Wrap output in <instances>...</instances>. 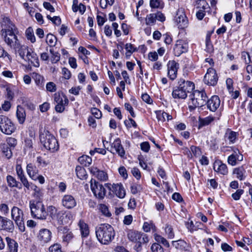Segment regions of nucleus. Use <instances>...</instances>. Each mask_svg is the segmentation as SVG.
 Returning <instances> with one entry per match:
<instances>
[{"instance_id":"1","label":"nucleus","mask_w":252,"mask_h":252,"mask_svg":"<svg viewBox=\"0 0 252 252\" xmlns=\"http://www.w3.org/2000/svg\"><path fill=\"white\" fill-rule=\"evenodd\" d=\"M1 27L0 35L5 44L13 50L21 47V42L17 36V28L9 18H3Z\"/></svg>"},{"instance_id":"2","label":"nucleus","mask_w":252,"mask_h":252,"mask_svg":"<svg viewBox=\"0 0 252 252\" xmlns=\"http://www.w3.org/2000/svg\"><path fill=\"white\" fill-rule=\"evenodd\" d=\"M95 235L97 240L101 244L108 245L114 239L115 233L110 225L104 223L95 227Z\"/></svg>"},{"instance_id":"3","label":"nucleus","mask_w":252,"mask_h":252,"mask_svg":"<svg viewBox=\"0 0 252 252\" xmlns=\"http://www.w3.org/2000/svg\"><path fill=\"white\" fill-rule=\"evenodd\" d=\"M39 138L44 147L51 152L54 153L59 149V145L56 138L48 130L44 129L40 131Z\"/></svg>"},{"instance_id":"4","label":"nucleus","mask_w":252,"mask_h":252,"mask_svg":"<svg viewBox=\"0 0 252 252\" xmlns=\"http://www.w3.org/2000/svg\"><path fill=\"white\" fill-rule=\"evenodd\" d=\"M189 100L188 102L189 109L192 111L197 107L204 106L206 104L207 96L205 92L194 90L189 95Z\"/></svg>"},{"instance_id":"5","label":"nucleus","mask_w":252,"mask_h":252,"mask_svg":"<svg viewBox=\"0 0 252 252\" xmlns=\"http://www.w3.org/2000/svg\"><path fill=\"white\" fill-rule=\"evenodd\" d=\"M30 208L32 217L40 220H45L48 216L43 203L40 201L32 200L30 201Z\"/></svg>"},{"instance_id":"6","label":"nucleus","mask_w":252,"mask_h":252,"mask_svg":"<svg viewBox=\"0 0 252 252\" xmlns=\"http://www.w3.org/2000/svg\"><path fill=\"white\" fill-rule=\"evenodd\" d=\"M11 214L12 219L15 221L20 231L24 232L25 226L23 211L18 207L14 206L11 209Z\"/></svg>"},{"instance_id":"7","label":"nucleus","mask_w":252,"mask_h":252,"mask_svg":"<svg viewBox=\"0 0 252 252\" xmlns=\"http://www.w3.org/2000/svg\"><path fill=\"white\" fill-rule=\"evenodd\" d=\"M15 129L14 125L6 116H0V130L6 134H11Z\"/></svg>"},{"instance_id":"8","label":"nucleus","mask_w":252,"mask_h":252,"mask_svg":"<svg viewBox=\"0 0 252 252\" xmlns=\"http://www.w3.org/2000/svg\"><path fill=\"white\" fill-rule=\"evenodd\" d=\"M54 101L57 103L55 110L57 112L62 113L64 111L65 106L68 104L67 97L63 93H57L54 95Z\"/></svg>"},{"instance_id":"9","label":"nucleus","mask_w":252,"mask_h":252,"mask_svg":"<svg viewBox=\"0 0 252 252\" xmlns=\"http://www.w3.org/2000/svg\"><path fill=\"white\" fill-rule=\"evenodd\" d=\"M174 20L179 28L183 29L188 27V20L184 8H179L177 10Z\"/></svg>"},{"instance_id":"10","label":"nucleus","mask_w":252,"mask_h":252,"mask_svg":"<svg viewBox=\"0 0 252 252\" xmlns=\"http://www.w3.org/2000/svg\"><path fill=\"white\" fill-rule=\"evenodd\" d=\"M218 78L215 69L210 67L207 69V73L204 77L203 81L206 85L215 86L217 84Z\"/></svg>"},{"instance_id":"11","label":"nucleus","mask_w":252,"mask_h":252,"mask_svg":"<svg viewBox=\"0 0 252 252\" xmlns=\"http://www.w3.org/2000/svg\"><path fill=\"white\" fill-rule=\"evenodd\" d=\"M127 237L130 241L136 243H146L149 241L146 234L135 231H129L127 233Z\"/></svg>"},{"instance_id":"12","label":"nucleus","mask_w":252,"mask_h":252,"mask_svg":"<svg viewBox=\"0 0 252 252\" xmlns=\"http://www.w3.org/2000/svg\"><path fill=\"white\" fill-rule=\"evenodd\" d=\"M52 237V232L47 228L41 229L36 235L37 241L42 245H44L49 243L51 240Z\"/></svg>"},{"instance_id":"13","label":"nucleus","mask_w":252,"mask_h":252,"mask_svg":"<svg viewBox=\"0 0 252 252\" xmlns=\"http://www.w3.org/2000/svg\"><path fill=\"white\" fill-rule=\"evenodd\" d=\"M90 183L91 188L94 195L98 198H103L106 194V190L104 187L95 180L92 179Z\"/></svg>"},{"instance_id":"14","label":"nucleus","mask_w":252,"mask_h":252,"mask_svg":"<svg viewBox=\"0 0 252 252\" xmlns=\"http://www.w3.org/2000/svg\"><path fill=\"white\" fill-rule=\"evenodd\" d=\"M105 185L120 198H124L126 194V190L122 183L106 184Z\"/></svg>"},{"instance_id":"15","label":"nucleus","mask_w":252,"mask_h":252,"mask_svg":"<svg viewBox=\"0 0 252 252\" xmlns=\"http://www.w3.org/2000/svg\"><path fill=\"white\" fill-rule=\"evenodd\" d=\"M189 48L187 39H179L176 41L174 47V53L176 56L179 57L182 54L188 51Z\"/></svg>"},{"instance_id":"16","label":"nucleus","mask_w":252,"mask_h":252,"mask_svg":"<svg viewBox=\"0 0 252 252\" xmlns=\"http://www.w3.org/2000/svg\"><path fill=\"white\" fill-rule=\"evenodd\" d=\"M167 74L171 80H175L177 76V72L179 68V64L175 61H169L167 63Z\"/></svg>"},{"instance_id":"17","label":"nucleus","mask_w":252,"mask_h":252,"mask_svg":"<svg viewBox=\"0 0 252 252\" xmlns=\"http://www.w3.org/2000/svg\"><path fill=\"white\" fill-rule=\"evenodd\" d=\"M71 218L72 216L70 213L60 210L54 221L59 225H64L69 223Z\"/></svg>"},{"instance_id":"18","label":"nucleus","mask_w":252,"mask_h":252,"mask_svg":"<svg viewBox=\"0 0 252 252\" xmlns=\"http://www.w3.org/2000/svg\"><path fill=\"white\" fill-rule=\"evenodd\" d=\"M16 171L18 179L21 181L24 187L28 190L30 189L32 183H30L26 176L25 175L24 170L20 164H17L16 166Z\"/></svg>"},{"instance_id":"19","label":"nucleus","mask_w":252,"mask_h":252,"mask_svg":"<svg viewBox=\"0 0 252 252\" xmlns=\"http://www.w3.org/2000/svg\"><path fill=\"white\" fill-rule=\"evenodd\" d=\"M231 148L233 151V153L228 157L227 162L228 164L234 166L236 165L237 161L243 160V157L237 148L234 147Z\"/></svg>"},{"instance_id":"20","label":"nucleus","mask_w":252,"mask_h":252,"mask_svg":"<svg viewBox=\"0 0 252 252\" xmlns=\"http://www.w3.org/2000/svg\"><path fill=\"white\" fill-rule=\"evenodd\" d=\"M62 204L65 208L70 209L76 205V201L74 197L69 194L64 195L62 199Z\"/></svg>"},{"instance_id":"21","label":"nucleus","mask_w":252,"mask_h":252,"mask_svg":"<svg viewBox=\"0 0 252 252\" xmlns=\"http://www.w3.org/2000/svg\"><path fill=\"white\" fill-rule=\"evenodd\" d=\"M220 100L217 95L212 96L207 102H206L207 108L212 112H215L217 110L220 106Z\"/></svg>"},{"instance_id":"22","label":"nucleus","mask_w":252,"mask_h":252,"mask_svg":"<svg viewBox=\"0 0 252 252\" xmlns=\"http://www.w3.org/2000/svg\"><path fill=\"white\" fill-rule=\"evenodd\" d=\"M178 84L180 85V88L182 89L187 95L188 94L191 93L195 88L193 82L186 81L184 79H180L178 81Z\"/></svg>"},{"instance_id":"23","label":"nucleus","mask_w":252,"mask_h":252,"mask_svg":"<svg viewBox=\"0 0 252 252\" xmlns=\"http://www.w3.org/2000/svg\"><path fill=\"white\" fill-rule=\"evenodd\" d=\"M91 173L93 174L98 180L102 181H105L108 179V176L106 173L103 171L99 170L96 167H92L90 168Z\"/></svg>"},{"instance_id":"24","label":"nucleus","mask_w":252,"mask_h":252,"mask_svg":"<svg viewBox=\"0 0 252 252\" xmlns=\"http://www.w3.org/2000/svg\"><path fill=\"white\" fill-rule=\"evenodd\" d=\"M26 60H28L35 67L39 65V60L37 55L32 50H28L25 57Z\"/></svg>"},{"instance_id":"25","label":"nucleus","mask_w":252,"mask_h":252,"mask_svg":"<svg viewBox=\"0 0 252 252\" xmlns=\"http://www.w3.org/2000/svg\"><path fill=\"white\" fill-rule=\"evenodd\" d=\"M112 148H114L116 152L121 158L124 157L125 155V151L121 144V141L120 138H117L112 144Z\"/></svg>"},{"instance_id":"26","label":"nucleus","mask_w":252,"mask_h":252,"mask_svg":"<svg viewBox=\"0 0 252 252\" xmlns=\"http://www.w3.org/2000/svg\"><path fill=\"white\" fill-rule=\"evenodd\" d=\"M214 169L215 171L222 174L226 175L228 173V169L225 164L221 161H216L214 164Z\"/></svg>"},{"instance_id":"27","label":"nucleus","mask_w":252,"mask_h":252,"mask_svg":"<svg viewBox=\"0 0 252 252\" xmlns=\"http://www.w3.org/2000/svg\"><path fill=\"white\" fill-rule=\"evenodd\" d=\"M27 172L29 177L33 180L36 181V176L38 174V170L37 167L32 163H29L27 165Z\"/></svg>"},{"instance_id":"28","label":"nucleus","mask_w":252,"mask_h":252,"mask_svg":"<svg viewBox=\"0 0 252 252\" xmlns=\"http://www.w3.org/2000/svg\"><path fill=\"white\" fill-rule=\"evenodd\" d=\"M172 245L177 250L188 251L189 250L188 244L184 240H179L172 241Z\"/></svg>"},{"instance_id":"29","label":"nucleus","mask_w":252,"mask_h":252,"mask_svg":"<svg viewBox=\"0 0 252 252\" xmlns=\"http://www.w3.org/2000/svg\"><path fill=\"white\" fill-rule=\"evenodd\" d=\"M237 135V132L227 129L224 135V139L226 141H228L229 144H233L236 141Z\"/></svg>"},{"instance_id":"30","label":"nucleus","mask_w":252,"mask_h":252,"mask_svg":"<svg viewBox=\"0 0 252 252\" xmlns=\"http://www.w3.org/2000/svg\"><path fill=\"white\" fill-rule=\"evenodd\" d=\"M172 94L174 98L185 99L187 97L185 92L180 88V85L173 90Z\"/></svg>"},{"instance_id":"31","label":"nucleus","mask_w":252,"mask_h":252,"mask_svg":"<svg viewBox=\"0 0 252 252\" xmlns=\"http://www.w3.org/2000/svg\"><path fill=\"white\" fill-rule=\"evenodd\" d=\"M16 116L19 123L23 124L25 121L26 114L24 108L20 105L17 107Z\"/></svg>"},{"instance_id":"32","label":"nucleus","mask_w":252,"mask_h":252,"mask_svg":"<svg viewBox=\"0 0 252 252\" xmlns=\"http://www.w3.org/2000/svg\"><path fill=\"white\" fill-rule=\"evenodd\" d=\"M29 133H30V136L26 137L25 139V148L31 151L33 148V143L35 141V138L32 134L33 133V131L30 130L29 131Z\"/></svg>"},{"instance_id":"33","label":"nucleus","mask_w":252,"mask_h":252,"mask_svg":"<svg viewBox=\"0 0 252 252\" xmlns=\"http://www.w3.org/2000/svg\"><path fill=\"white\" fill-rule=\"evenodd\" d=\"M233 173L240 180H243L246 178V170L243 166L234 168Z\"/></svg>"},{"instance_id":"34","label":"nucleus","mask_w":252,"mask_h":252,"mask_svg":"<svg viewBox=\"0 0 252 252\" xmlns=\"http://www.w3.org/2000/svg\"><path fill=\"white\" fill-rule=\"evenodd\" d=\"M14 228V225L13 221L7 218H5L3 221L2 226L0 230H6L8 232H12Z\"/></svg>"},{"instance_id":"35","label":"nucleus","mask_w":252,"mask_h":252,"mask_svg":"<svg viewBox=\"0 0 252 252\" xmlns=\"http://www.w3.org/2000/svg\"><path fill=\"white\" fill-rule=\"evenodd\" d=\"M78 225L80 228L81 233L82 237H87L90 233L88 225L83 220H80L78 223Z\"/></svg>"},{"instance_id":"36","label":"nucleus","mask_w":252,"mask_h":252,"mask_svg":"<svg viewBox=\"0 0 252 252\" xmlns=\"http://www.w3.org/2000/svg\"><path fill=\"white\" fill-rule=\"evenodd\" d=\"M0 148L1 150L3 156L5 157L6 158L9 159L12 156L11 149L8 145L5 143L1 144L0 145Z\"/></svg>"},{"instance_id":"37","label":"nucleus","mask_w":252,"mask_h":252,"mask_svg":"<svg viewBox=\"0 0 252 252\" xmlns=\"http://www.w3.org/2000/svg\"><path fill=\"white\" fill-rule=\"evenodd\" d=\"M6 240L9 251L11 252H17L18 244L9 237H6Z\"/></svg>"},{"instance_id":"38","label":"nucleus","mask_w":252,"mask_h":252,"mask_svg":"<svg viewBox=\"0 0 252 252\" xmlns=\"http://www.w3.org/2000/svg\"><path fill=\"white\" fill-rule=\"evenodd\" d=\"M76 174L78 178L81 180H85L87 178V174L85 169L80 166H77L75 169Z\"/></svg>"},{"instance_id":"39","label":"nucleus","mask_w":252,"mask_h":252,"mask_svg":"<svg viewBox=\"0 0 252 252\" xmlns=\"http://www.w3.org/2000/svg\"><path fill=\"white\" fill-rule=\"evenodd\" d=\"M143 229L146 232H149L152 231L153 232H156L157 227L152 221L145 222L143 225Z\"/></svg>"},{"instance_id":"40","label":"nucleus","mask_w":252,"mask_h":252,"mask_svg":"<svg viewBox=\"0 0 252 252\" xmlns=\"http://www.w3.org/2000/svg\"><path fill=\"white\" fill-rule=\"evenodd\" d=\"M215 120V118L212 116H208L204 118L199 119V127H202L205 126H207L211 124Z\"/></svg>"},{"instance_id":"41","label":"nucleus","mask_w":252,"mask_h":252,"mask_svg":"<svg viewBox=\"0 0 252 252\" xmlns=\"http://www.w3.org/2000/svg\"><path fill=\"white\" fill-rule=\"evenodd\" d=\"M32 77L34 80L36 85L42 87L43 86L44 78L41 75L36 72L32 74Z\"/></svg>"},{"instance_id":"42","label":"nucleus","mask_w":252,"mask_h":252,"mask_svg":"<svg viewBox=\"0 0 252 252\" xmlns=\"http://www.w3.org/2000/svg\"><path fill=\"white\" fill-rule=\"evenodd\" d=\"M78 161L85 166H88L92 162V158L88 156L83 155L78 158Z\"/></svg>"},{"instance_id":"43","label":"nucleus","mask_w":252,"mask_h":252,"mask_svg":"<svg viewBox=\"0 0 252 252\" xmlns=\"http://www.w3.org/2000/svg\"><path fill=\"white\" fill-rule=\"evenodd\" d=\"M50 52L51 54L50 58L52 63H57L60 60V54L59 52L54 51L53 48L50 49Z\"/></svg>"},{"instance_id":"44","label":"nucleus","mask_w":252,"mask_h":252,"mask_svg":"<svg viewBox=\"0 0 252 252\" xmlns=\"http://www.w3.org/2000/svg\"><path fill=\"white\" fill-rule=\"evenodd\" d=\"M206 49L207 52L211 54L214 52V47L211 41L210 35L207 34L205 40Z\"/></svg>"},{"instance_id":"45","label":"nucleus","mask_w":252,"mask_h":252,"mask_svg":"<svg viewBox=\"0 0 252 252\" xmlns=\"http://www.w3.org/2000/svg\"><path fill=\"white\" fill-rule=\"evenodd\" d=\"M60 210H58L56 207L53 206H49L47 208V213L49 214L50 216L52 218V220L54 221L57 215L58 214L59 211Z\"/></svg>"},{"instance_id":"46","label":"nucleus","mask_w":252,"mask_h":252,"mask_svg":"<svg viewBox=\"0 0 252 252\" xmlns=\"http://www.w3.org/2000/svg\"><path fill=\"white\" fill-rule=\"evenodd\" d=\"M6 181L8 186L10 188L18 187L19 182L17 181L16 179L11 175H8L6 177Z\"/></svg>"},{"instance_id":"47","label":"nucleus","mask_w":252,"mask_h":252,"mask_svg":"<svg viewBox=\"0 0 252 252\" xmlns=\"http://www.w3.org/2000/svg\"><path fill=\"white\" fill-rule=\"evenodd\" d=\"M57 38L52 34H48L46 38V43L50 46L53 47L56 45L57 42Z\"/></svg>"},{"instance_id":"48","label":"nucleus","mask_w":252,"mask_h":252,"mask_svg":"<svg viewBox=\"0 0 252 252\" xmlns=\"http://www.w3.org/2000/svg\"><path fill=\"white\" fill-rule=\"evenodd\" d=\"M21 47L18 48V49H14V50L15 51V52H18L19 55L20 56V57L24 59L25 60H26L25 57H26V55H25V53L27 52V51L29 50V49H28V47L27 46L24 45H22L21 43Z\"/></svg>"},{"instance_id":"49","label":"nucleus","mask_w":252,"mask_h":252,"mask_svg":"<svg viewBox=\"0 0 252 252\" xmlns=\"http://www.w3.org/2000/svg\"><path fill=\"white\" fill-rule=\"evenodd\" d=\"M26 35L27 39L31 41L32 43L35 42V37L33 33V30L32 28L29 27L26 31Z\"/></svg>"},{"instance_id":"50","label":"nucleus","mask_w":252,"mask_h":252,"mask_svg":"<svg viewBox=\"0 0 252 252\" xmlns=\"http://www.w3.org/2000/svg\"><path fill=\"white\" fill-rule=\"evenodd\" d=\"M73 237V234L71 231H67L63 232L62 236L63 242L68 244L72 239Z\"/></svg>"},{"instance_id":"51","label":"nucleus","mask_w":252,"mask_h":252,"mask_svg":"<svg viewBox=\"0 0 252 252\" xmlns=\"http://www.w3.org/2000/svg\"><path fill=\"white\" fill-rule=\"evenodd\" d=\"M156 21V14H150L147 15L146 18V24L147 25H153Z\"/></svg>"},{"instance_id":"52","label":"nucleus","mask_w":252,"mask_h":252,"mask_svg":"<svg viewBox=\"0 0 252 252\" xmlns=\"http://www.w3.org/2000/svg\"><path fill=\"white\" fill-rule=\"evenodd\" d=\"M190 150L195 158L200 157L202 154L201 149L198 147L191 146L190 147Z\"/></svg>"},{"instance_id":"53","label":"nucleus","mask_w":252,"mask_h":252,"mask_svg":"<svg viewBox=\"0 0 252 252\" xmlns=\"http://www.w3.org/2000/svg\"><path fill=\"white\" fill-rule=\"evenodd\" d=\"M165 232L168 239H173L174 237V233L173 228L171 225L167 224L165 227Z\"/></svg>"},{"instance_id":"54","label":"nucleus","mask_w":252,"mask_h":252,"mask_svg":"<svg viewBox=\"0 0 252 252\" xmlns=\"http://www.w3.org/2000/svg\"><path fill=\"white\" fill-rule=\"evenodd\" d=\"M125 48L126 50V57H130L132 53L136 50L133 45L131 43H126L125 45Z\"/></svg>"},{"instance_id":"55","label":"nucleus","mask_w":252,"mask_h":252,"mask_svg":"<svg viewBox=\"0 0 252 252\" xmlns=\"http://www.w3.org/2000/svg\"><path fill=\"white\" fill-rule=\"evenodd\" d=\"M49 252H63L62 246L60 244L55 243L50 246L49 248Z\"/></svg>"},{"instance_id":"56","label":"nucleus","mask_w":252,"mask_h":252,"mask_svg":"<svg viewBox=\"0 0 252 252\" xmlns=\"http://www.w3.org/2000/svg\"><path fill=\"white\" fill-rule=\"evenodd\" d=\"M30 189L34 190L33 196L36 198H40L42 196V193L40 189L35 185L32 183Z\"/></svg>"},{"instance_id":"57","label":"nucleus","mask_w":252,"mask_h":252,"mask_svg":"<svg viewBox=\"0 0 252 252\" xmlns=\"http://www.w3.org/2000/svg\"><path fill=\"white\" fill-rule=\"evenodd\" d=\"M242 58L244 60L246 64H249L252 63V54L251 55L250 53L248 52H242Z\"/></svg>"},{"instance_id":"58","label":"nucleus","mask_w":252,"mask_h":252,"mask_svg":"<svg viewBox=\"0 0 252 252\" xmlns=\"http://www.w3.org/2000/svg\"><path fill=\"white\" fill-rule=\"evenodd\" d=\"M99 210L101 213L106 217H110L111 213L108 210V208L105 204H100L99 205Z\"/></svg>"},{"instance_id":"59","label":"nucleus","mask_w":252,"mask_h":252,"mask_svg":"<svg viewBox=\"0 0 252 252\" xmlns=\"http://www.w3.org/2000/svg\"><path fill=\"white\" fill-rule=\"evenodd\" d=\"M157 118L158 121L162 122L166 120V113L162 111H158L156 112Z\"/></svg>"},{"instance_id":"60","label":"nucleus","mask_w":252,"mask_h":252,"mask_svg":"<svg viewBox=\"0 0 252 252\" xmlns=\"http://www.w3.org/2000/svg\"><path fill=\"white\" fill-rule=\"evenodd\" d=\"M152 252H163L162 247L158 243H154L151 248Z\"/></svg>"},{"instance_id":"61","label":"nucleus","mask_w":252,"mask_h":252,"mask_svg":"<svg viewBox=\"0 0 252 252\" xmlns=\"http://www.w3.org/2000/svg\"><path fill=\"white\" fill-rule=\"evenodd\" d=\"M124 124L127 128H130L131 126L137 127L136 122L131 118H128V120H125Z\"/></svg>"},{"instance_id":"62","label":"nucleus","mask_w":252,"mask_h":252,"mask_svg":"<svg viewBox=\"0 0 252 252\" xmlns=\"http://www.w3.org/2000/svg\"><path fill=\"white\" fill-rule=\"evenodd\" d=\"M114 2V0H100V6L102 8H106L107 4L112 5Z\"/></svg>"},{"instance_id":"63","label":"nucleus","mask_w":252,"mask_h":252,"mask_svg":"<svg viewBox=\"0 0 252 252\" xmlns=\"http://www.w3.org/2000/svg\"><path fill=\"white\" fill-rule=\"evenodd\" d=\"M7 145L11 148H14L17 145V140L13 137H9L6 140Z\"/></svg>"},{"instance_id":"64","label":"nucleus","mask_w":252,"mask_h":252,"mask_svg":"<svg viewBox=\"0 0 252 252\" xmlns=\"http://www.w3.org/2000/svg\"><path fill=\"white\" fill-rule=\"evenodd\" d=\"M46 87L47 90L51 92H54L56 91L57 89L56 84L52 82H48L46 84Z\"/></svg>"}]
</instances>
